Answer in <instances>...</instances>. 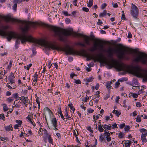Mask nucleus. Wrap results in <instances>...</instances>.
Segmentation results:
<instances>
[{
    "instance_id": "nucleus-56",
    "label": "nucleus",
    "mask_w": 147,
    "mask_h": 147,
    "mask_svg": "<svg viewBox=\"0 0 147 147\" xmlns=\"http://www.w3.org/2000/svg\"><path fill=\"white\" fill-rule=\"evenodd\" d=\"M113 6L114 8H117L118 7V5L117 3H115L113 4Z\"/></svg>"
},
{
    "instance_id": "nucleus-24",
    "label": "nucleus",
    "mask_w": 147,
    "mask_h": 147,
    "mask_svg": "<svg viewBox=\"0 0 147 147\" xmlns=\"http://www.w3.org/2000/svg\"><path fill=\"white\" fill-rule=\"evenodd\" d=\"M111 82H108L107 83L106 87L108 90H109L112 87L111 86Z\"/></svg>"
},
{
    "instance_id": "nucleus-48",
    "label": "nucleus",
    "mask_w": 147,
    "mask_h": 147,
    "mask_svg": "<svg viewBox=\"0 0 147 147\" xmlns=\"http://www.w3.org/2000/svg\"><path fill=\"white\" fill-rule=\"evenodd\" d=\"M6 86L7 87L9 88L10 89H14L15 88L14 87H11L10 85L9 84H7L6 85Z\"/></svg>"
},
{
    "instance_id": "nucleus-17",
    "label": "nucleus",
    "mask_w": 147,
    "mask_h": 147,
    "mask_svg": "<svg viewBox=\"0 0 147 147\" xmlns=\"http://www.w3.org/2000/svg\"><path fill=\"white\" fill-rule=\"evenodd\" d=\"M112 113H113L115 114L118 117H119L121 114V112H120L118 111H117L115 110H114L113 111Z\"/></svg>"
},
{
    "instance_id": "nucleus-15",
    "label": "nucleus",
    "mask_w": 147,
    "mask_h": 147,
    "mask_svg": "<svg viewBox=\"0 0 147 147\" xmlns=\"http://www.w3.org/2000/svg\"><path fill=\"white\" fill-rule=\"evenodd\" d=\"M53 126H57V122L55 118H53L51 120Z\"/></svg>"
},
{
    "instance_id": "nucleus-2",
    "label": "nucleus",
    "mask_w": 147,
    "mask_h": 147,
    "mask_svg": "<svg viewBox=\"0 0 147 147\" xmlns=\"http://www.w3.org/2000/svg\"><path fill=\"white\" fill-rule=\"evenodd\" d=\"M28 42L33 43V45L37 46L38 45L43 46L49 49H56L65 51L67 55H79L83 56H87L88 54L84 49H82L80 51H77L74 50L73 48L71 47L69 45H66L65 47H60L56 46L55 44L47 42L44 40H38L34 38L32 36H29Z\"/></svg>"
},
{
    "instance_id": "nucleus-1",
    "label": "nucleus",
    "mask_w": 147,
    "mask_h": 147,
    "mask_svg": "<svg viewBox=\"0 0 147 147\" xmlns=\"http://www.w3.org/2000/svg\"><path fill=\"white\" fill-rule=\"evenodd\" d=\"M41 25L48 28L52 30L54 32V36L55 37H57L60 41L64 42L66 39V36L72 35L73 36L83 37L84 38L85 43L78 42L77 43L76 45L85 47L86 45L85 43L88 45H90V37L89 36L81 33H77L75 32H74L72 29L67 30L44 23H42Z\"/></svg>"
},
{
    "instance_id": "nucleus-23",
    "label": "nucleus",
    "mask_w": 147,
    "mask_h": 147,
    "mask_svg": "<svg viewBox=\"0 0 147 147\" xmlns=\"http://www.w3.org/2000/svg\"><path fill=\"white\" fill-rule=\"evenodd\" d=\"M105 136L104 135H101L99 137V140L101 142H102L105 139Z\"/></svg>"
},
{
    "instance_id": "nucleus-26",
    "label": "nucleus",
    "mask_w": 147,
    "mask_h": 147,
    "mask_svg": "<svg viewBox=\"0 0 147 147\" xmlns=\"http://www.w3.org/2000/svg\"><path fill=\"white\" fill-rule=\"evenodd\" d=\"M93 3V0H90L89 1V3L88 4V7H91Z\"/></svg>"
},
{
    "instance_id": "nucleus-54",
    "label": "nucleus",
    "mask_w": 147,
    "mask_h": 147,
    "mask_svg": "<svg viewBox=\"0 0 147 147\" xmlns=\"http://www.w3.org/2000/svg\"><path fill=\"white\" fill-rule=\"evenodd\" d=\"M146 131V129L144 128L141 129L140 130V131L141 132H145Z\"/></svg>"
},
{
    "instance_id": "nucleus-55",
    "label": "nucleus",
    "mask_w": 147,
    "mask_h": 147,
    "mask_svg": "<svg viewBox=\"0 0 147 147\" xmlns=\"http://www.w3.org/2000/svg\"><path fill=\"white\" fill-rule=\"evenodd\" d=\"M128 51L131 52H136V51L135 49H129L128 50Z\"/></svg>"
},
{
    "instance_id": "nucleus-13",
    "label": "nucleus",
    "mask_w": 147,
    "mask_h": 147,
    "mask_svg": "<svg viewBox=\"0 0 147 147\" xmlns=\"http://www.w3.org/2000/svg\"><path fill=\"white\" fill-rule=\"evenodd\" d=\"M23 102L26 107H27V105L30 103V100L28 97H26Z\"/></svg>"
},
{
    "instance_id": "nucleus-50",
    "label": "nucleus",
    "mask_w": 147,
    "mask_h": 147,
    "mask_svg": "<svg viewBox=\"0 0 147 147\" xmlns=\"http://www.w3.org/2000/svg\"><path fill=\"white\" fill-rule=\"evenodd\" d=\"M98 95L97 94H95L93 95L92 97V100L94 99L97 98L98 97Z\"/></svg>"
},
{
    "instance_id": "nucleus-37",
    "label": "nucleus",
    "mask_w": 147,
    "mask_h": 147,
    "mask_svg": "<svg viewBox=\"0 0 147 147\" xmlns=\"http://www.w3.org/2000/svg\"><path fill=\"white\" fill-rule=\"evenodd\" d=\"M17 8V4L16 3H15L13 7V9L15 11H16V9Z\"/></svg>"
},
{
    "instance_id": "nucleus-41",
    "label": "nucleus",
    "mask_w": 147,
    "mask_h": 147,
    "mask_svg": "<svg viewBox=\"0 0 147 147\" xmlns=\"http://www.w3.org/2000/svg\"><path fill=\"white\" fill-rule=\"evenodd\" d=\"M22 0H14V2L16 3H19L21 2Z\"/></svg>"
},
{
    "instance_id": "nucleus-63",
    "label": "nucleus",
    "mask_w": 147,
    "mask_h": 147,
    "mask_svg": "<svg viewBox=\"0 0 147 147\" xmlns=\"http://www.w3.org/2000/svg\"><path fill=\"white\" fill-rule=\"evenodd\" d=\"M99 86V85L98 84H97L95 86V88L96 90L98 89Z\"/></svg>"
},
{
    "instance_id": "nucleus-36",
    "label": "nucleus",
    "mask_w": 147,
    "mask_h": 147,
    "mask_svg": "<svg viewBox=\"0 0 147 147\" xmlns=\"http://www.w3.org/2000/svg\"><path fill=\"white\" fill-rule=\"evenodd\" d=\"M82 10L85 12H88L89 11V9L85 7H83L82 8Z\"/></svg>"
},
{
    "instance_id": "nucleus-57",
    "label": "nucleus",
    "mask_w": 147,
    "mask_h": 147,
    "mask_svg": "<svg viewBox=\"0 0 147 147\" xmlns=\"http://www.w3.org/2000/svg\"><path fill=\"white\" fill-rule=\"evenodd\" d=\"M65 116L66 117V118H67L68 116V112H67V110H66L65 111Z\"/></svg>"
},
{
    "instance_id": "nucleus-53",
    "label": "nucleus",
    "mask_w": 147,
    "mask_h": 147,
    "mask_svg": "<svg viewBox=\"0 0 147 147\" xmlns=\"http://www.w3.org/2000/svg\"><path fill=\"white\" fill-rule=\"evenodd\" d=\"M26 97H25L24 96H22L20 97L19 98V99L21 100H22V101H23V100H24V99H25Z\"/></svg>"
},
{
    "instance_id": "nucleus-22",
    "label": "nucleus",
    "mask_w": 147,
    "mask_h": 147,
    "mask_svg": "<svg viewBox=\"0 0 147 147\" xmlns=\"http://www.w3.org/2000/svg\"><path fill=\"white\" fill-rule=\"evenodd\" d=\"M107 14V11L106 10H104L103 12L100 13L99 15V16L100 17H102L106 15Z\"/></svg>"
},
{
    "instance_id": "nucleus-58",
    "label": "nucleus",
    "mask_w": 147,
    "mask_h": 147,
    "mask_svg": "<svg viewBox=\"0 0 147 147\" xmlns=\"http://www.w3.org/2000/svg\"><path fill=\"white\" fill-rule=\"evenodd\" d=\"M132 89H134V90L138 89H139V87L134 86H132Z\"/></svg>"
},
{
    "instance_id": "nucleus-11",
    "label": "nucleus",
    "mask_w": 147,
    "mask_h": 147,
    "mask_svg": "<svg viewBox=\"0 0 147 147\" xmlns=\"http://www.w3.org/2000/svg\"><path fill=\"white\" fill-rule=\"evenodd\" d=\"M37 78L38 75L36 73L34 75V79L32 82V84L34 86H36L37 85Z\"/></svg>"
},
{
    "instance_id": "nucleus-38",
    "label": "nucleus",
    "mask_w": 147,
    "mask_h": 147,
    "mask_svg": "<svg viewBox=\"0 0 147 147\" xmlns=\"http://www.w3.org/2000/svg\"><path fill=\"white\" fill-rule=\"evenodd\" d=\"M1 28L3 30H5L8 29L9 27L7 26H3L1 27Z\"/></svg>"
},
{
    "instance_id": "nucleus-45",
    "label": "nucleus",
    "mask_w": 147,
    "mask_h": 147,
    "mask_svg": "<svg viewBox=\"0 0 147 147\" xmlns=\"http://www.w3.org/2000/svg\"><path fill=\"white\" fill-rule=\"evenodd\" d=\"M107 4L106 3H103L101 6V8L102 9H104L107 6Z\"/></svg>"
},
{
    "instance_id": "nucleus-16",
    "label": "nucleus",
    "mask_w": 147,
    "mask_h": 147,
    "mask_svg": "<svg viewBox=\"0 0 147 147\" xmlns=\"http://www.w3.org/2000/svg\"><path fill=\"white\" fill-rule=\"evenodd\" d=\"M5 129L7 131H9L10 130L12 131L13 128L11 124H10L9 126L5 127Z\"/></svg>"
},
{
    "instance_id": "nucleus-44",
    "label": "nucleus",
    "mask_w": 147,
    "mask_h": 147,
    "mask_svg": "<svg viewBox=\"0 0 147 147\" xmlns=\"http://www.w3.org/2000/svg\"><path fill=\"white\" fill-rule=\"evenodd\" d=\"M13 96L16 99L18 97V94L17 93H15L13 94Z\"/></svg>"
},
{
    "instance_id": "nucleus-31",
    "label": "nucleus",
    "mask_w": 147,
    "mask_h": 147,
    "mask_svg": "<svg viewBox=\"0 0 147 147\" xmlns=\"http://www.w3.org/2000/svg\"><path fill=\"white\" fill-rule=\"evenodd\" d=\"M0 118L2 119L3 120H5V117H4V114L3 113L0 114Z\"/></svg>"
},
{
    "instance_id": "nucleus-32",
    "label": "nucleus",
    "mask_w": 147,
    "mask_h": 147,
    "mask_svg": "<svg viewBox=\"0 0 147 147\" xmlns=\"http://www.w3.org/2000/svg\"><path fill=\"white\" fill-rule=\"evenodd\" d=\"M69 106V107L70 109L73 110V111H74L75 110V108H74L72 104H69L68 105Z\"/></svg>"
},
{
    "instance_id": "nucleus-5",
    "label": "nucleus",
    "mask_w": 147,
    "mask_h": 147,
    "mask_svg": "<svg viewBox=\"0 0 147 147\" xmlns=\"http://www.w3.org/2000/svg\"><path fill=\"white\" fill-rule=\"evenodd\" d=\"M117 45L120 47L119 49H115L113 50L112 49L109 48L107 50L106 52L108 54V57L111 58L113 56L114 53H116L119 59H128L129 58L125 55L124 51H121V49L123 48V47H121V44H119Z\"/></svg>"
},
{
    "instance_id": "nucleus-61",
    "label": "nucleus",
    "mask_w": 147,
    "mask_h": 147,
    "mask_svg": "<svg viewBox=\"0 0 147 147\" xmlns=\"http://www.w3.org/2000/svg\"><path fill=\"white\" fill-rule=\"evenodd\" d=\"M20 127V126L19 125L16 124L14 125V127L15 129H17L18 127Z\"/></svg>"
},
{
    "instance_id": "nucleus-39",
    "label": "nucleus",
    "mask_w": 147,
    "mask_h": 147,
    "mask_svg": "<svg viewBox=\"0 0 147 147\" xmlns=\"http://www.w3.org/2000/svg\"><path fill=\"white\" fill-rule=\"evenodd\" d=\"M74 135L75 136H77L78 135V131L76 129H75V130H74Z\"/></svg>"
},
{
    "instance_id": "nucleus-51",
    "label": "nucleus",
    "mask_w": 147,
    "mask_h": 147,
    "mask_svg": "<svg viewBox=\"0 0 147 147\" xmlns=\"http://www.w3.org/2000/svg\"><path fill=\"white\" fill-rule=\"evenodd\" d=\"M136 106L138 107H140L141 106V104L140 102H137L136 104Z\"/></svg>"
},
{
    "instance_id": "nucleus-52",
    "label": "nucleus",
    "mask_w": 147,
    "mask_h": 147,
    "mask_svg": "<svg viewBox=\"0 0 147 147\" xmlns=\"http://www.w3.org/2000/svg\"><path fill=\"white\" fill-rule=\"evenodd\" d=\"M65 22L67 24H69L70 23V20L68 18H67L65 19Z\"/></svg>"
},
{
    "instance_id": "nucleus-7",
    "label": "nucleus",
    "mask_w": 147,
    "mask_h": 147,
    "mask_svg": "<svg viewBox=\"0 0 147 147\" xmlns=\"http://www.w3.org/2000/svg\"><path fill=\"white\" fill-rule=\"evenodd\" d=\"M130 12L131 15L135 19L137 18L139 14V9L135 5L132 3Z\"/></svg>"
},
{
    "instance_id": "nucleus-33",
    "label": "nucleus",
    "mask_w": 147,
    "mask_h": 147,
    "mask_svg": "<svg viewBox=\"0 0 147 147\" xmlns=\"http://www.w3.org/2000/svg\"><path fill=\"white\" fill-rule=\"evenodd\" d=\"M85 80L86 82H91L92 81V77H90V78H88L86 79Z\"/></svg>"
},
{
    "instance_id": "nucleus-60",
    "label": "nucleus",
    "mask_w": 147,
    "mask_h": 147,
    "mask_svg": "<svg viewBox=\"0 0 147 147\" xmlns=\"http://www.w3.org/2000/svg\"><path fill=\"white\" fill-rule=\"evenodd\" d=\"M63 14L66 16H70V14H69L68 13V12L67 11H64L63 12Z\"/></svg>"
},
{
    "instance_id": "nucleus-47",
    "label": "nucleus",
    "mask_w": 147,
    "mask_h": 147,
    "mask_svg": "<svg viewBox=\"0 0 147 147\" xmlns=\"http://www.w3.org/2000/svg\"><path fill=\"white\" fill-rule=\"evenodd\" d=\"M75 83L77 84H81V82L79 80H75Z\"/></svg>"
},
{
    "instance_id": "nucleus-21",
    "label": "nucleus",
    "mask_w": 147,
    "mask_h": 147,
    "mask_svg": "<svg viewBox=\"0 0 147 147\" xmlns=\"http://www.w3.org/2000/svg\"><path fill=\"white\" fill-rule=\"evenodd\" d=\"M129 96L132 97L134 98H136L138 96V95L136 94L130 93L129 94Z\"/></svg>"
},
{
    "instance_id": "nucleus-19",
    "label": "nucleus",
    "mask_w": 147,
    "mask_h": 147,
    "mask_svg": "<svg viewBox=\"0 0 147 147\" xmlns=\"http://www.w3.org/2000/svg\"><path fill=\"white\" fill-rule=\"evenodd\" d=\"M98 129L100 132H102L104 130V129L102 128V125H99L98 124Z\"/></svg>"
},
{
    "instance_id": "nucleus-14",
    "label": "nucleus",
    "mask_w": 147,
    "mask_h": 147,
    "mask_svg": "<svg viewBox=\"0 0 147 147\" xmlns=\"http://www.w3.org/2000/svg\"><path fill=\"white\" fill-rule=\"evenodd\" d=\"M110 124L107 125L106 124L102 125L103 127L104 128L105 130H110L111 129L112 126H111Z\"/></svg>"
},
{
    "instance_id": "nucleus-6",
    "label": "nucleus",
    "mask_w": 147,
    "mask_h": 147,
    "mask_svg": "<svg viewBox=\"0 0 147 147\" xmlns=\"http://www.w3.org/2000/svg\"><path fill=\"white\" fill-rule=\"evenodd\" d=\"M136 62H141L142 64H146L147 62V54L144 53L139 52L134 59Z\"/></svg>"
},
{
    "instance_id": "nucleus-64",
    "label": "nucleus",
    "mask_w": 147,
    "mask_h": 147,
    "mask_svg": "<svg viewBox=\"0 0 147 147\" xmlns=\"http://www.w3.org/2000/svg\"><path fill=\"white\" fill-rule=\"evenodd\" d=\"M125 126V123H123V124H121L120 125V127L121 128H123Z\"/></svg>"
},
{
    "instance_id": "nucleus-62",
    "label": "nucleus",
    "mask_w": 147,
    "mask_h": 147,
    "mask_svg": "<svg viewBox=\"0 0 147 147\" xmlns=\"http://www.w3.org/2000/svg\"><path fill=\"white\" fill-rule=\"evenodd\" d=\"M127 37L129 38H131L132 37V35L130 32H129L128 33Z\"/></svg>"
},
{
    "instance_id": "nucleus-46",
    "label": "nucleus",
    "mask_w": 147,
    "mask_h": 147,
    "mask_svg": "<svg viewBox=\"0 0 147 147\" xmlns=\"http://www.w3.org/2000/svg\"><path fill=\"white\" fill-rule=\"evenodd\" d=\"M7 100L8 102H10L13 101V99L12 98L9 97L7 99Z\"/></svg>"
},
{
    "instance_id": "nucleus-9",
    "label": "nucleus",
    "mask_w": 147,
    "mask_h": 147,
    "mask_svg": "<svg viewBox=\"0 0 147 147\" xmlns=\"http://www.w3.org/2000/svg\"><path fill=\"white\" fill-rule=\"evenodd\" d=\"M99 49L100 50H102L103 49V45L102 44H98L95 43L94 44V46L92 47L90 49L91 51L93 52Z\"/></svg>"
},
{
    "instance_id": "nucleus-35",
    "label": "nucleus",
    "mask_w": 147,
    "mask_h": 147,
    "mask_svg": "<svg viewBox=\"0 0 147 147\" xmlns=\"http://www.w3.org/2000/svg\"><path fill=\"white\" fill-rule=\"evenodd\" d=\"M16 122L17 123H18L17 124L19 125L20 126L21 125L22 123V121L19 120H16Z\"/></svg>"
},
{
    "instance_id": "nucleus-12",
    "label": "nucleus",
    "mask_w": 147,
    "mask_h": 147,
    "mask_svg": "<svg viewBox=\"0 0 147 147\" xmlns=\"http://www.w3.org/2000/svg\"><path fill=\"white\" fill-rule=\"evenodd\" d=\"M94 36H93L92 38V40H95L96 42H97L98 43L100 44L102 43H106V42L102 40H100L97 38H94Z\"/></svg>"
},
{
    "instance_id": "nucleus-34",
    "label": "nucleus",
    "mask_w": 147,
    "mask_h": 147,
    "mask_svg": "<svg viewBox=\"0 0 147 147\" xmlns=\"http://www.w3.org/2000/svg\"><path fill=\"white\" fill-rule=\"evenodd\" d=\"M141 121V119L140 116H138L136 119V121L138 122H140Z\"/></svg>"
},
{
    "instance_id": "nucleus-42",
    "label": "nucleus",
    "mask_w": 147,
    "mask_h": 147,
    "mask_svg": "<svg viewBox=\"0 0 147 147\" xmlns=\"http://www.w3.org/2000/svg\"><path fill=\"white\" fill-rule=\"evenodd\" d=\"M35 96L36 97V102H37V104L40 103V102L39 101V98L38 97H37V95L36 94V95H35Z\"/></svg>"
},
{
    "instance_id": "nucleus-29",
    "label": "nucleus",
    "mask_w": 147,
    "mask_h": 147,
    "mask_svg": "<svg viewBox=\"0 0 147 147\" xmlns=\"http://www.w3.org/2000/svg\"><path fill=\"white\" fill-rule=\"evenodd\" d=\"M119 81L121 82L122 80H119L117 82H116L115 83V86L116 88H118L120 85V83L119 82Z\"/></svg>"
},
{
    "instance_id": "nucleus-8",
    "label": "nucleus",
    "mask_w": 147,
    "mask_h": 147,
    "mask_svg": "<svg viewBox=\"0 0 147 147\" xmlns=\"http://www.w3.org/2000/svg\"><path fill=\"white\" fill-rule=\"evenodd\" d=\"M2 20H4L7 22H19L20 21L17 19L11 18L9 16H4L0 15V22Z\"/></svg>"
},
{
    "instance_id": "nucleus-20",
    "label": "nucleus",
    "mask_w": 147,
    "mask_h": 147,
    "mask_svg": "<svg viewBox=\"0 0 147 147\" xmlns=\"http://www.w3.org/2000/svg\"><path fill=\"white\" fill-rule=\"evenodd\" d=\"M141 140L143 142H146V134H143L141 136Z\"/></svg>"
},
{
    "instance_id": "nucleus-10",
    "label": "nucleus",
    "mask_w": 147,
    "mask_h": 147,
    "mask_svg": "<svg viewBox=\"0 0 147 147\" xmlns=\"http://www.w3.org/2000/svg\"><path fill=\"white\" fill-rule=\"evenodd\" d=\"M122 143L123 144L124 147H129L131 144V142L130 140L123 141Z\"/></svg>"
},
{
    "instance_id": "nucleus-18",
    "label": "nucleus",
    "mask_w": 147,
    "mask_h": 147,
    "mask_svg": "<svg viewBox=\"0 0 147 147\" xmlns=\"http://www.w3.org/2000/svg\"><path fill=\"white\" fill-rule=\"evenodd\" d=\"M105 133L104 134V135L105 136V138L107 137H109L110 136V133L109 131H107L106 130L104 131Z\"/></svg>"
},
{
    "instance_id": "nucleus-25",
    "label": "nucleus",
    "mask_w": 147,
    "mask_h": 147,
    "mask_svg": "<svg viewBox=\"0 0 147 147\" xmlns=\"http://www.w3.org/2000/svg\"><path fill=\"white\" fill-rule=\"evenodd\" d=\"M44 135L46 138L48 137L49 135H50L48 133L47 131L45 129L44 130Z\"/></svg>"
},
{
    "instance_id": "nucleus-30",
    "label": "nucleus",
    "mask_w": 147,
    "mask_h": 147,
    "mask_svg": "<svg viewBox=\"0 0 147 147\" xmlns=\"http://www.w3.org/2000/svg\"><path fill=\"white\" fill-rule=\"evenodd\" d=\"M124 136V134L122 133V132H120L118 134V137L119 138H121L123 137Z\"/></svg>"
},
{
    "instance_id": "nucleus-28",
    "label": "nucleus",
    "mask_w": 147,
    "mask_h": 147,
    "mask_svg": "<svg viewBox=\"0 0 147 147\" xmlns=\"http://www.w3.org/2000/svg\"><path fill=\"white\" fill-rule=\"evenodd\" d=\"M3 110L4 111H6L8 110L9 108L7 107V105L5 104H3Z\"/></svg>"
},
{
    "instance_id": "nucleus-27",
    "label": "nucleus",
    "mask_w": 147,
    "mask_h": 147,
    "mask_svg": "<svg viewBox=\"0 0 147 147\" xmlns=\"http://www.w3.org/2000/svg\"><path fill=\"white\" fill-rule=\"evenodd\" d=\"M46 138H48L49 143H52L53 142V139L51 137V135H49L48 137Z\"/></svg>"
},
{
    "instance_id": "nucleus-49",
    "label": "nucleus",
    "mask_w": 147,
    "mask_h": 147,
    "mask_svg": "<svg viewBox=\"0 0 147 147\" xmlns=\"http://www.w3.org/2000/svg\"><path fill=\"white\" fill-rule=\"evenodd\" d=\"M32 66V64L31 63L29 65H27L26 66V69L27 70H29L30 68Z\"/></svg>"
},
{
    "instance_id": "nucleus-59",
    "label": "nucleus",
    "mask_w": 147,
    "mask_h": 147,
    "mask_svg": "<svg viewBox=\"0 0 147 147\" xmlns=\"http://www.w3.org/2000/svg\"><path fill=\"white\" fill-rule=\"evenodd\" d=\"M94 111V110L91 109H90L88 111V112L89 113H92Z\"/></svg>"
},
{
    "instance_id": "nucleus-4",
    "label": "nucleus",
    "mask_w": 147,
    "mask_h": 147,
    "mask_svg": "<svg viewBox=\"0 0 147 147\" xmlns=\"http://www.w3.org/2000/svg\"><path fill=\"white\" fill-rule=\"evenodd\" d=\"M87 55V56H85V57L87 58V61L91 59H94V62H95L97 60L102 63H105L111 67H114L119 71H124L126 68V65L124 63L118 62L113 59L111 61H107L103 59L102 57L100 56H99L98 58H97L94 56H90L88 54Z\"/></svg>"
},
{
    "instance_id": "nucleus-43",
    "label": "nucleus",
    "mask_w": 147,
    "mask_h": 147,
    "mask_svg": "<svg viewBox=\"0 0 147 147\" xmlns=\"http://www.w3.org/2000/svg\"><path fill=\"white\" fill-rule=\"evenodd\" d=\"M112 125L113 126V127H112L111 129H113L114 128H118L117 125L116 123H115Z\"/></svg>"
},
{
    "instance_id": "nucleus-3",
    "label": "nucleus",
    "mask_w": 147,
    "mask_h": 147,
    "mask_svg": "<svg viewBox=\"0 0 147 147\" xmlns=\"http://www.w3.org/2000/svg\"><path fill=\"white\" fill-rule=\"evenodd\" d=\"M22 23L24 25V27L22 29L24 33L21 34H18L16 32L10 31L5 32L3 30L0 29V35L3 36H6L8 41H9L12 38H16V44L20 43V40L21 43L24 44L26 42H28L29 36H27L25 33L28 30L30 26H32V22L24 21Z\"/></svg>"
},
{
    "instance_id": "nucleus-40",
    "label": "nucleus",
    "mask_w": 147,
    "mask_h": 147,
    "mask_svg": "<svg viewBox=\"0 0 147 147\" xmlns=\"http://www.w3.org/2000/svg\"><path fill=\"white\" fill-rule=\"evenodd\" d=\"M130 128V127L129 126H126L124 128L125 130L127 131L129 130Z\"/></svg>"
}]
</instances>
